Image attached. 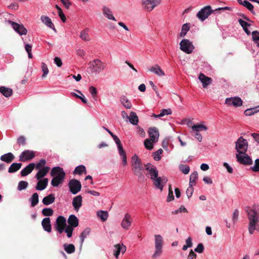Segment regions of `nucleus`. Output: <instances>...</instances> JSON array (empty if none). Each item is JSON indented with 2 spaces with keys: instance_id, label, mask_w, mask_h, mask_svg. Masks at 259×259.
<instances>
[{
  "instance_id": "obj_3",
  "label": "nucleus",
  "mask_w": 259,
  "mask_h": 259,
  "mask_svg": "<svg viewBox=\"0 0 259 259\" xmlns=\"http://www.w3.org/2000/svg\"><path fill=\"white\" fill-rule=\"evenodd\" d=\"M132 166L133 174L139 179H144V176L142 171L143 169V164L141 159L137 155H134L132 158Z\"/></svg>"
},
{
  "instance_id": "obj_14",
  "label": "nucleus",
  "mask_w": 259,
  "mask_h": 259,
  "mask_svg": "<svg viewBox=\"0 0 259 259\" xmlns=\"http://www.w3.org/2000/svg\"><path fill=\"white\" fill-rule=\"evenodd\" d=\"M152 180L154 186L157 189H160L161 191H162L164 185L167 181V178L165 177H157Z\"/></svg>"
},
{
  "instance_id": "obj_21",
  "label": "nucleus",
  "mask_w": 259,
  "mask_h": 259,
  "mask_svg": "<svg viewBox=\"0 0 259 259\" xmlns=\"http://www.w3.org/2000/svg\"><path fill=\"white\" fill-rule=\"evenodd\" d=\"M148 133L150 140L152 142H155L157 141V139L159 137V132L157 128L155 127L150 128Z\"/></svg>"
},
{
  "instance_id": "obj_25",
  "label": "nucleus",
  "mask_w": 259,
  "mask_h": 259,
  "mask_svg": "<svg viewBox=\"0 0 259 259\" xmlns=\"http://www.w3.org/2000/svg\"><path fill=\"white\" fill-rule=\"evenodd\" d=\"M40 20L46 26L50 28L53 29L55 31H56L51 19L49 17L42 15L40 17Z\"/></svg>"
},
{
  "instance_id": "obj_44",
  "label": "nucleus",
  "mask_w": 259,
  "mask_h": 259,
  "mask_svg": "<svg viewBox=\"0 0 259 259\" xmlns=\"http://www.w3.org/2000/svg\"><path fill=\"white\" fill-rule=\"evenodd\" d=\"M120 101L122 105L126 109H130L131 108L132 104L131 102L125 96L121 98Z\"/></svg>"
},
{
  "instance_id": "obj_22",
  "label": "nucleus",
  "mask_w": 259,
  "mask_h": 259,
  "mask_svg": "<svg viewBox=\"0 0 259 259\" xmlns=\"http://www.w3.org/2000/svg\"><path fill=\"white\" fill-rule=\"evenodd\" d=\"M41 225L46 231L50 233L52 231L51 220L49 218H45L41 221Z\"/></svg>"
},
{
  "instance_id": "obj_63",
  "label": "nucleus",
  "mask_w": 259,
  "mask_h": 259,
  "mask_svg": "<svg viewBox=\"0 0 259 259\" xmlns=\"http://www.w3.org/2000/svg\"><path fill=\"white\" fill-rule=\"evenodd\" d=\"M250 169L254 172L259 171V159H256L255 160V164L253 167H251Z\"/></svg>"
},
{
  "instance_id": "obj_24",
  "label": "nucleus",
  "mask_w": 259,
  "mask_h": 259,
  "mask_svg": "<svg viewBox=\"0 0 259 259\" xmlns=\"http://www.w3.org/2000/svg\"><path fill=\"white\" fill-rule=\"evenodd\" d=\"M35 164L34 163H31L23 168L21 171L22 177L26 176L30 174L34 169Z\"/></svg>"
},
{
  "instance_id": "obj_40",
  "label": "nucleus",
  "mask_w": 259,
  "mask_h": 259,
  "mask_svg": "<svg viewBox=\"0 0 259 259\" xmlns=\"http://www.w3.org/2000/svg\"><path fill=\"white\" fill-rule=\"evenodd\" d=\"M89 29L85 28L80 32L79 37L84 41H89L90 40V36L88 34Z\"/></svg>"
},
{
  "instance_id": "obj_36",
  "label": "nucleus",
  "mask_w": 259,
  "mask_h": 259,
  "mask_svg": "<svg viewBox=\"0 0 259 259\" xmlns=\"http://www.w3.org/2000/svg\"><path fill=\"white\" fill-rule=\"evenodd\" d=\"M21 166L22 164L21 163H13L9 168L8 172L10 173L15 172L20 169Z\"/></svg>"
},
{
  "instance_id": "obj_54",
  "label": "nucleus",
  "mask_w": 259,
  "mask_h": 259,
  "mask_svg": "<svg viewBox=\"0 0 259 259\" xmlns=\"http://www.w3.org/2000/svg\"><path fill=\"white\" fill-rule=\"evenodd\" d=\"M41 69L43 72L42 77H46L49 73V69L47 65L44 62L41 63Z\"/></svg>"
},
{
  "instance_id": "obj_6",
  "label": "nucleus",
  "mask_w": 259,
  "mask_h": 259,
  "mask_svg": "<svg viewBox=\"0 0 259 259\" xmlns=\"http://www.w3.org/2000/svg\"><path fill=\"white\" fill-rule=\"evenodd\" d=\"M180 46V50L188 54L192 53L195 48L192 42L188 39H182Z\"/></svg>"
},
{
  "instance_id": "obj_47",
  "label": "nucleus",
  "mask_w": 259,
  "mask_h": 259,
  "mask_svg": "<svg viewBox=\"0 0 259 259\" xmlns=\"http://www.w3.org/2000/svg\"><path fill=\"white\" fill-rule=\"evenodd\" d=\"M251 35L253 41L259 47V31L257 30L253 31L251 32Z\"/></svg>"
},
{
  "instance_id": "obj_38",
  "label": "nucleus",
  "mask_w": 259,
  "mask_h": 259,
  "mask_svg": "<svg viewBox=\"0 0 259 259\" xmlns=\"http://www.w3.org/2000/svg\"><path fill=\"white\" fill-rule=\"evenodd\" d=\"M63 247L65 251L68 254L74 253L75 250V247L73 244H64Z\"/></svg>"
},
{
  "instance_id": "obj_32",
  "label": "nucleus",
  "mask_w": 259,
  "mask_h": 259,
  "mask_svg": "<svg viewBox=\"0 0 259 259\" xmlns=\"http://www.w3.org/2000/svg\"><path fill=\"white\" fill-rule=\"evenodd\" d=\"M103 13L106 16L108 19L116 21V20L112 14V12L110 9L106 7H104L103 8Z\"/></svg>"
},
{
  "instance_id": "obj_10",
  "label": "nucleus",
  "mask_w": 259,
  "mask_h": 259,
  "mask_svg": "<svg viewBox=\"0 0 259 259\" xmlns=\"http://www.w3.org/2000/svg\"><path fill=\"white\" fill-rule=\"evenodd\" d=\"M8 23L12 26L14 30L19 34L22 35H26L27 34V30L23 24H18L12 20H9Z\"/></svg>"
},
{
  "instance_id": "obj_57",
  "label": "nucleus",
  "mask_w": 259,
  "mask_h": 259,
  "mask_svg": "<svg viewBox=\"0 0 259 259\" xmlns=\"http://www.w3.org/2000/svg\"><path fill=\"white\" fill-rule=\"evenodd\" d=\"M174 199V196L173 194V191L172 190V188L171 187V185H169L168 188V194L167 198V201L169 202Z\"/></svg>"
},
{
  "instance_id": "obj_13",
  "label": "nucleus",
  "mask_w": 259,
  "mask_h": 259,
  "mask_svg": "<svg viewBox=\"0 0 259 259\" xmlns=\"http://www.w3.org/2000/svg\"><path fill=\"white\" fill-rule=\"evenodd\" d=\"M35 156V152L26 150L23 151L19 156V160L21 162H25L28 160L33 159Z\"/></svg>"
},
{
  "instance_id": "obj_46",
  "label": "nucleus",
  "mask_w": 259,
  "mask_h": 259,
  "mask_svg": "<svg viewBox=\"0 0 259 259\" xmlns=\"http://www.w3.org/2000/svg\"><path fill=\"white\" fill-rule=\"evenodd\" d=\"M189 29L190 27L188 23H185L183 24L182 27L181 32L180 33V37H184L187 34V32L189 30Z\"/></svg>"
},
{
  "instance_id": "obj_62",
  "label": "nucleus",
  "mask_w": 259,
  "mask_h": 259,
  "mask_svg": "<svg viewBox=\"0 0 259 259\" xmlns=\"http://www.w3.org/2000/svg\"><path fill=\"white\" fill-rule=\"evenodd\" d=\"M17 143L19 145H22V146H25L26 145L25 137L23 136H20L17 139Z\"/></svg>"
},
{
  "instance_id": "obj_59",
  "label": "nucleus",
  "mask_w": 259,
  "mask_h": 259,
  "mask_svg": "<svg viewBox=\"0 0 259 259\" xmlns=\"http://www.w3.org/2000/svg\"><path fill=\"white\" fill-rule=\"evenodd\" d=\"M89 92L90 94L92 95L93 98L96 100V98L97 96V91L96 88L93 86H91L89 88Z\"/></svg>"
},
{
  "instance_id": "obj_11",
  "label": "nucleus",
  "mask_w": 259,
  "mask_h": 259,
  "mask_svg": "<svg viewBox=\"0 0 259 259\" xmlns=\"http://www.w3.org/2000/svg\"><path fill=\"white\" fill-rule=\"evenodd\" d=\"M161 0H142V5L147 11H152L156 6L159 5Z\"/></svg>"
},
{
  "instance_id": "obj_2",
  "label": "nucleus",
  "mask_w": 259,
  "mask_h": 259,
  "mask_svg": "<svg viewBox=\"0 0 259 259\" xmlns=\"http://www.w3.org/2000/svg\"><path fill=\"white\" fill-rule=\"evenodd\" d=\"M51 175L53 177L51 181L52 185L54 187H57L64 181L65 172L62 168L56 166L52 169Z\"/></svg>"
},
{
  "instance_id": "obj_55",
  "label": "nucleus",
  "mask_w": 259,
  "mask_h": 259,
  "mask_svg": "<svg viewBox=\"0 0 259 259\" xmlns=\"http://www.w3.org/2000/svg\"><path fill=\"white\" fill-rule=\"evenodd\" d=\"M179 168L180 170L184 174H188L189 172L190 167L188 165L181 164L180 165Z\"/></svg>"
},
{
  "instance_id": "obj_16",
  "label": "nucleus",
  "mask_w": 259,
  "mask_h": 259,
  "mask_svg": "<svg viewBox=\"0 0 259 259\" xmlns=\"http://www.w3.org/2000/svg\"><path fill=\"white\" fill-rule=\"evenodd\" d=\"M244 155H240V154H236L237 161L240 164L244 165H250L252 163L251 158L246 154Z\"/></svg>"
},
{
  "instance_id": "obj_39",
  "label": "nucleus",
  "mask_w": 259,
  "mask_h": 259,
  "mask_svg": "<svg viewBox=\"0 0 259 259\" xmlns=\"http://www.w3.org/2000/svg\"><path fill=\"white\" fill-rule=\"evenodd\" d=\"M119 155L121 156L122 159V163L123 165L125 166L127 164V159L125 151L123 150V147L118 149Z\"/></svg>"
},
{
  "instance_id": "obj_60",
  "label": "nucleus",
  "mask_w": 259,
  "mask_h": 259,
  "mask_svg": "<svg viewBox=\"0 0 259 259\" xmlns=\"http://www.w3.org/2000/svg\"><path fill=\"white\" fill-rule=\"evenodd\" d=\"M242 5L246 7L250 11L252 12L253 9V6L249 2L247 1H243Z\"/></svg>"
},
{
  "instance_id": "obj_35",
  "label": "nucleus",
  "mask_w": 259,
  "mask_h": 259,
  "mask_svg": "<svg viewBox=\"0 0 259 259\" xmlns=\"http://www.w3.org/2000/svg\"><path fill=\"white\" fill-rule=\"evenodd\" d=\"M238 22L240 25L243 28L244 31L247 34V35H249L250 34V31L248 29L247 27L250 26V24L243 20L241 19H239L238 20Z\"/></svg>"
},
{
  "instance_id": "obj_51",
  "label": "nucleus",
  "mask_w": 259,
  "mask_h": 259,
  "mask_svg": "<svg viewBox=\"0 0 259 259\" xmlns=\"http://www.w3.org/2000/svg\"><path fill=\"white\" fill-rule=\"evenodd\" d=\"M54 211L51 208H45L42 210V213L44 216H52L53 214Z\"/></svg>"
},
{
  "instance_id": "obj_37",
  "label": "nucleus",
  "mask_w": 259,
  "mask_h": 259,
  "mask_svg": "<svg viewBox=\"0 0 259 259\" xmlns=\"http://www.w3.org/2000/svg\"><path fill=\"white\" fill-rule=\"evenodd\" d=\"M87 174L86 168L83 165H80L75 168L73 171L74 175H81L82 174Z\"/></svg>"
},
{
  "instance_id": "obj_31",
  "label": "nucleus",
  "mask_w": 259,
  "mask_h": 259,
  "mask_svg": "<svg viewBox=\"0 0 259 259\" xmlns=\"http://www.w3.org/2000/svg\"><path fill=\"white\" fill-rule=\"evenodd\" d=\"M0 93H1L5 97L8 98L11 97L13 95L12 89L4 86L0 87Z\"/></svg>"
},
{
  "instance_id": "obj_26",
  "label": "nucleus",
  "mask_w": 259,
  "mask_h": 259,
  "mask_svg": "<svg viewBox=\"0 0 259 259\" xmlns=\"http://www.w3.org/2000/svg\"><path fill=\"white\" fill-rule=\"evenodd\" d=\"M68 226L74 228L78 226L79 221L77 218L74 214L70 215L68 219Z\"/></svg>"
},
{
  "instance_id": "obj_42",
  "label": "nucleus",
  "mask_w": 259,
  "mask_h": 259,
  "mask_svg": "<svg viewBox=\"0 0 259 259\" xmlns=\"http://www.w3.org/2000/svg\"><path fill=\"white\" fill-rule=\"evenodd\" d=\"M198 179V173L194 171L190 176L189 186H193L196 184V181Z\"/></svg>"
},
{
  "instance_id": "obj_1",
  "label": "nucleus",
  "mask_w": 259,
  "mask_h": 259,
  "mask_svg": "<svg viewBox=\"0 0 259 259\" xmlns=\"http://www.w3.org/2000/svg\"><path fill=\"white\" fill-rule=\"evenodd\" d=\"M246 212L249 220L248 232L252 234L254 231L259 232V206L253 205L252 208L246 207Z\"/></svg>"
},
{
  "instance_id": "obj_20",
  "label": "nucleus",
  "mask_w": 259,
  "mask_h": 259,
  "mask_svg": "<svg viewBox=\"0 0 259 259\" xmlns=\"http://www.w3.org/2000/svg\"><path fill=\"white\" fill-rule=\"evenodd\" d=\"M198 78L202 83V86L204 88H206L207 85L211 84L212 82V79L210 77L206 76L203 73L199 74Z\"/></svg>"
},
{
  "instance_id": "obj_15",
  "label": "nucleus",
  "mask_w": 259,
  "mask_h": 259,
  "mask_svg": "<svg viewBox=\"0 0 259 259\" xmlns=\"http://www.w3.org/2000/svg\"><path fill=\"white\" fill-rule=\"evenodd\" d=\"M57 230L59 233H62L66 227V221L63 216H59L56 219Z\"/></svg>"
},
{
  "instance_id": "obj_64",
  "label": "nucleus",
  "mask_w": 259,
  "mask_h": 259,
  "mask_svg": "<svg viewBox=\"0 0 259 259\" xmlns=\"http://www.w3.org/2000/svg\"><path fill=\"white\" fill-rule=\"evenodd\" d=\"M46 164V160L41 159L35 166L36 169H39L41 167H44V166Z\"/></svg>"
},
{
  "instance_id": "obj_30",
  "label": "nucleus",
  "mask_w": 259,
  "mask_h": 259,
  "mask_svg": "<svg viewBox=\"0 0 259 259\" xmlns=\"http://www.w3.org/2000/svg\"><path fill=\"white\" fill-rule=\"evenodd\" d=\"M55 200V195L54 194H50L43 198L42 203L44 205H49L54 202Z\"/></svg>"
},
{
  "instance_id": "obj_53",
  "label": "nucleus",
  "mask_w": 259,
  "mask_h": 259,
  "mask_svg": "<svg viewBox=\"0 0 259 259\" xmlns=\"http://www.w3.org/2000/svg\"><path fill=\"white\" fill-rule=\"evenodd\" d=\"M163 152L162 149H159L157 150L155 152L153 153V159L156 161H159L161 159L160 154Z\"/></svg>"
},
{
  "instance_id": "obj_43",
  "label": "nucleus",
  "mask_w": 259,
  "mask_h": 259,
  "mask_svg": "<svg viewBox=\"0 0 259 259\" xmlns=\"http://www.w3.org/2000/svg\"><path fill=\"white\" fill-rule=\"evenodd\" d=\"M91 232V229L89 228H86L80 234V242L82 244L84 240V239L88 236Z\"/></svg>"
},
{
  "instance_id": "obj_50",
  "label": "nucleus",
  "mask_w": 259,
  "mask_h": 259,
  "mask_svg": "<svg viewBox=\"0 0 259 259\" xmlns=\"http://www.w3.org/2000/svg\"><path fill=\"white\" fill-rule=\"evenodd\" d=\"M28 185V183L27 182L21 181L19 182L17 189L19 191H22V190L26 189Z\"/></svg>"
},
{
  "instance_id": "obj_58",
  "label": "nucleus",
  "mask_w": 259,
  "mask_h": 259,
  "mask_svg": "<svg viewBox=\"0 0 259 259\" xmlns=\"http://www.w3.org/2000/svg\"><path fill=\"white\" fill-rule=\"evenodd\" d=\"M151 140L146 139L144 141V145L145 148L148 150H151L153 147V144Z\"/></svg>"
},
{
  "instance_id": "obj_49",
  "label": "nucleus",
  "mask_w": 259,
  "mask_h": 259,
  "mask_svg": "<svg viewBox=\"0 0 259 259\" xmlns=\"http://www.w3.org/2000/svg\"><path fill=\"white\" fill-rule=\"evenodd\" d=\"M193 246V243L192 241V238L191 237H189L186 240V244H185L182 249L183 250H186L188 248L191 247Z\"/></svg>"
},
{
  "instance_id": "obj_27",
  "label": "nucleus",
  "mask_w": 259,
  "mask_h": 259,
  "mask_svg": "<svg viewBox=\"0 0 259 259\" xmlns=\"http://www.w3.org/2000/svg\"><path fill=\"white\" fill-rule=\"evenodd\" d=\"M50 170V167L48 166L44 167L40 169L35 175V178L37 180H40L45 177L48 173Z\"/></svg>"
},
{
  "instance_id": "obj_5",
  "label": "nucleus",
  "mask_w": 259,
  "mask_h": 259,
  "mask_svg": "<svg viewBox=\"0 0 259 259\" xmlns=\"http://www.w3.org/2000/svg\"><path fill=\"white\" fill-rule=\"evenodd\" d=\"M155 251L152 255V258H155L159 256L162 253V247L163 245V238L160 235H155Z\"/></svg>"
},
{
  "instance_id": "obj_41",
  "label": "nucleus",
  "mask_w": 259,
  "mask_h": 259,
  "mask_svg": "<svg viewBox=\"0 0 259 259\" xmlns=\"http://www.w3.org/2000/svg\"><path fill=\"white\" fill-rule=\"evenodd\" d=\"M259 111V105L254 108L246 109L244 111L246 116H251Z\"/></svg>"
},
{
  "instance_id": "obj_23",
  "label": "nucleus",
  "mask_w": 259,
  "mask_h": 259,
  "mask_svg": "<svg viewBox=\"0 0 259 259\" xmlns=\"http://www.w3.org/2000/svg\"><path fill=\"white\" fill-rule=\"evenodd\" d=\"M38 180V181L35 187L36 189L39 191L44 190L48 185V179L47 178H44Z\"/></svg>"
},
{
  "instance_id": "obj_12",
  "label": "nucleus",
  "mask_w": 259,
  "mask_h": 259,
  "mask_svg": "<svg viewBox=\"0 0 259 259\" xmlns=\"http://www.w3.org/2000/svg\"><path fill=\"white\" fill-rule=\"evenodd\" d=\"M145 166L146 170L148 171L147 175L150 176L151 180H154L158 177V171L155 166L148 163Z\"/></svg>"
},
{
  "instance_id": "obj_9",
  "label": "nucleus",
  "mask_w": 259,
  "mask_h": 259,
  "mask_svg": "<svg viewBox=\"0 0 259 259\" xmlns=\"http://www.w3.org/2000/svg\"><path fill=\"white\" fill-rule=\"evenodd\" d=\"M68 187L71 193L76 194L80 191L81 184L78 180L72 179L68 183Z\"/></svg>"
},
{
  "instance_id": "obj_18",
  "label": "nucleus",
  "mask_w": 259,
  "mask_h": 259,
  "mask_svg": "<svg viewBox=\"0 0 259 259\" xmlns=\"http://www.w3.org/2000/svg\"><path fill=\"white\" fill-rule=\"evenodd\" d=\"M132 218L131 215L126 213L125 214L124 218L121 223V226L123 229L125 230H128L132 225Z\"/></svg>"
},
{
  "instance_id": "obj_28",
  "label": "nucleus",
  "mask_w": 259,
  "mask_h": 259,
  "mask_svg": "<svg viewBox=\"0 0 259 259\" xmlns=\"http://www.w3.org/2000/svg\"><path fill=\"white\" fill-rule=\"evenodd\" d=\"M15 159L14 155L11 152L2 155L0 159L7 163H10Z\"/></svg>"
},
{
  "instance_id": "obj_8",
  "label": "nucleus",
  "mask_w": 259,
  "mask_h": 259,
  "mask_svg": "<svg viewBox=\"0 0 259 259\" xmlns=\"http://www.w3.org/2000/svg\"><path fill=\"white\" fill-rule=\"evenodd\" d=\"M212 11L210 6H205L198 11L196 17L201 21H203L211 15Z\"/></svg>"
},
{
  "instance_id": "obj_45",
  "label": "nucleus",
  "mask_w": 259,
  "mask_h": 259,
  "mask_svg": "<svg viewBox=\"0 0 259 259\" xmlns=\"http://www.w3.org/2000/svg\"><path fill=\"white\" fill-rule=\"evenodd\" d=\"M30 201L31 202V206L34 207L36 205L38 202V195L37 193L33 194L31 197L30 198Z\"/></svg>"
},
{
  "instance_id": "obj_33",
  "label": "nucleus",
  "mask_w": 259,
  "mask_h": 259,
  "mask_svg": "<svg viewBox=\"0 0 259 259\" xmlns=\"http://www.w3.org/2000/svg\"><path fill=\"white\" fill-rule=\"evenodd\" d=\"M129 120L133 125H137L139 122V118L136 114V113L134 112H131L130 115V116H128Z\"/></svg>"
},
{
  "instance_id": "obj_52",
  "label": "nucleus",
  "mask_w": 259,
  "mask_h": 259,
  "mask_svg": "<svg viewBox=\"0 0 259 259\" xmlns=\"http://www.w3.org/2000/svg\"><path fill=\"white\" fill-rule=\"evenodd\" d=\"M55 7L58 10V15H59V17H60L61 20L63 22H65L66 19V17H65V15L63 13L62 10L58 5H56Z\"/></svg>"
},
{
  "instance_id": "obj_4",
  "label": "nucleus",
  "mask_w": 259,
  "mask_h": 259,
  "mask_svg": "<svg viewBox=\"0 0 259 259\" xmlns=\"http://www.w3.org/2000/svg\"><path fill=\"white\" fill-rule=\"evenodd\" d=\"M105 64L100 59H96L89 63V68L93 73L97 74L102 71L105 68Z\"/></svg>"
},
{
  "instance_id": "obj_61",
  "label": "nucleus",
  "mask_w": 259,
  "mask_h": 259,
  "mask_svg": "<svg viewBox=\"0 0 259 259\" xmlns=\"http://www.w3.org/2000/svg\"><path fill=\"white\" fill-rule=\"evenodd\" d=\"M26 51L27 52L29 58H32L33 56L31 53L32 46L27 44L25 46Z\"/></svg>"
},
{
  "instance_id": "obj_34",
  "label": "nucleus",
  "mask_w": 259,
  "mask_h": 259,
  "mask_svg": "<svg viewBox=\"0 0 259 259\" xmlns=\"http://www.w3.org/2000/svg\"><path fill=\"white\" fill-rule=\"evenodd\" d=\"M191 128L193 132L199 133L202 131H207V127L203 124H194L191 126Z\"/></svg>"
},
{
  "instance_id": "obj_17",
  "label": "nucleus",
  "mask_w": 259,
  "mask_h": 259,
  "mask_svg": "<svg viewBox=\"0 0 259 259\" xmlns=\"http://www.w3.org/2000/svg\"><path fill=\"white\" fill-rule=\"evenodd\" d=\"M225 103L229 106L238 107L242 105V101L240 98L238 97L229 98L226 99Z\"/></svg>"
},
{
  "instance_id": "obj_19",
  "label": "nucleus",
  "mask_w": 259,
  "mask_h": 259,
  "mask_svg": "<svg viewBox=\"0 0 259 259\" xmlns=\"http://www.w3.org/2000/svg\"><path fill=\"white\" fill-rule=\"evenodd\" d=\"M82 198L81 195H78L73 198L72 205L76 211H78L82 205Z\"/></svg>"
},
{
  "instance_id": "obj_56",
  "label": "nucleus",
  "mask_w": 259,
  "mask_h": 259,
  "mask_svg": "<svg viewBox=\"0 0 259 259\" xmlns=\"http://www.w3.org/2000/svg\"><path fill=\"white\" fill-rule=\"evenodd\" d=\"M74 228L71 226H67L65 227L64 231L67 233V236L68 238H70L72 235V232Z\"/></svg>"
},
{
  "instance_id": "obj_48",
  "label": "nucleus",
  "mask_w": 259,
  "mask_h": 259,
  "mask_svg": "<svg viewBox=\"0 0 259 259\" xmlns=\"http://www.w3.org/2000/svg\"><path fill=\"white\" fill-rule=\"evenodd\" d=\"M97 215L103 221H105L108 218V213L107 211L100 210L97 212Z\"/></svg>"
},
{
  "instance_id": "obj_29",
  "label": "nucleus",
  "mask_w": 259,
  "mask_h": 259,
  "mask_svg": "<svg viewBox=\"0 0 259 259\" xmlns=\"http://www.w3.org/2000/svg\"><path fill=\"white\" fill-rule=\"evenodd\" d=\"M149 70L155 73V74L161 76H164L165 73L164 71L161 69L160 67L158 65H154L152 66L149 69Z\"/></svg>"
},
{
  "instance_id": "obj_7",
  "label": "nucleus",
  "mask_w": 259,
  "mask_h": 259,
  "mask_svg": "<svg viewBox=\"0 0 259 259\" xmlns=\"http://www.w3.org/2000/svg\"><path fill=\"white\" fill-rule=\"evenodd\" d=\"M248 148V142L246 140L240 137L236 142V149L239 154H245Z\"/></svg>"
}]
</instances>
